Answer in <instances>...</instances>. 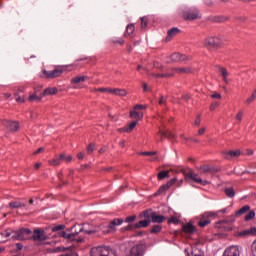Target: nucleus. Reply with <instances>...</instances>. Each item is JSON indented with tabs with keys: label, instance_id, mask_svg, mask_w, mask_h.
<instances>
[{
	"label": "nucleus",
	"instance_id": "37",
	"mask_svg": "<svg viewBox=\"0 0 256 256\" xmlns=\"http://www.w3.org/2000/svg\"><path fill=\"white\" fill-rule=\"evenodd\" d=\"M138 123H139V121L135 120V121H132L128 126H126L127 133H131V131H133V129H135V127H137Z\"/></svg>",
	"mask_w": 256,
	"mask_h": 256
},
{
	"label": "nucleus",
	"instance_id": "49",
	"mask_svg": "<svg viewBox=\"0 0 256 256\" xmlns=\"http://www.w3.org/2000/svg\"><path fill=\"white\" fill-rule=\"evenodd\" d=\"M157 151H148V152H141L140 155L148 156V157H153Z\"/></svg>",
	"mask_w": 256,
	"mask_h": 256
},
{
	"label": "nucleus",
	"instance_id": "39",
	"mask_svg": "<svg viewBox=\"0 0 256 256\" xmlns=\"http://www.w3.org/2000/svg\"><path fill=\"white\" fill-rule=\"evenodd\" d=\"M255 219V210H250L249 213L244 217V221H251Z\"/></svg>",
	"mask_w": 256,
	"mask_h": 256
},
{
	"label": "nucleus",
	"instance_id": "16",
	"mask_svg": "<svg viewBox=\"0 0 256 256\" xmlns=\"http://www.w3.org/2000/svg\"><path fill=\"white\" fill-rule=\"evenodd\" d=\"M151 225V220L149 218H145V220H141L138 223L134 224L135 229H141L142 227H149Z\"/></svg>",
	"mask_w": 256,
	"mask_h": 256
},
{
	"label": "nucleus",
	"instance_id": "45",
	"mask_svg": "<svg viewBox=\"0 0 256 256\" xmlns=\"http://www.w3.org/2000/svg\"><path fill=\"white\" fill-rule=\"evenodd\" d=\"M14 95L16 97L17 103H25V96L21 97L19 96V93H15Z\"/></svg>",
	"mask_w": 256,
	"mask_h": 256
},
{
	"label": "nucleus",
	"instance_id": "6",
	"mask_svg": "<svg viewBox=\"0 0 256 256\" xmlns=\"http://www.w3.org/2000/svg\"><path fill=\"white\" fill-rule=\"evenodd\" d=\"M181 173H183L186 179H190V181H194V183H199L200 185H203V186L209 183V181L199 178V176L193 173V171L191 170L189 172H186L185 170H181Z\"/></svg>",
	"mask_w": 256,
	"mask_h": 256
},
{
	"label": "nucleus",
	"instance_id": "62",
	"mask_svg": "<svg viewBox=\"0 0 256 256\" xmlns=\"http://www.w3.org/2000/svg\"><path fill=\"white\" fill-rule=\"evenodd\" d=\"M212 99H221V95L219 93H214L211 95Z\"/></svg>",
	"mask_w": 256,
	"mask_h": 256
},
{
	"label": "nucleus",
	"instance_id": "28",
	"mask_svg": "<svg viewBox=\"0 0 256 256\" xmlns=\"http://www.w3.org/2000/svg\"><path fill=\"white\" fill-rule=\"evenodd\" d=\"M159 133L162 137H166V139H175V134L171 133V131L169 130H166V131H163V130H159Z\"/></svg>",
	"mask_w": 256,
	"mask_h": 256
},
{
	"label": "nucleus",
	"instance_id": "33",
	"mask_svg": "<svg viewBox=\"0 0 256 256\" xmlns=\"http://www.w3.org/2000/svg\"><path fill=\"white\" fill-rule=\"evenodd\" d=\"M216 68L218 69V71L222 77H229V71H227V68H224L221 66H216Z\"/></svg>",
	"mask_w": 256,
	"mask_h": 256
},
{
	"label": "nucleus",
	"instance_id": "46",
	"mask_svg": "<svg viewBox=\"0 0 256 256\" xmlns=\"http://www.w3.org/2000/svg\"><path fill=\"white\" fill-rule=\"evenodd\" d=\"M116 95H118V97H126L127 90H125V89H118V92H117Z\"/></svg>",
	"mask_w": 256,
	"mask_h": 256
},
{
	"label": "nucleus",
	"instance_id": "35",
	"mask_svg": "<svg viewBox=\"0 0 256 256\" xmlns=\"http://www.w3.org/2000/svg\"><path fill=\"white\" fill-rule=\"evenodd\" d=\"M255 100H256V89L253 91L251 96L246 99L245 104L251 105V103H253V101H255Z\"/></svg>",
	"mask_w": 256,
	"mask_h": 256
},
{
	"label": "nucleus",
	"instance_id": "48",
	"mask_svg": "<svg viewBox=\"0 0 256 256\" xmlns=\"http://www.w3.org/2000/svg\"><path fill=\"white\" fill-rule=\"evenodd\" d=\"M70 249H71V247H63V246H60V247L55 248V251H56L57 253H59V252H61V251H63V252L69 251Z\"/></svg>",
	"mask_w": 256,
	"mask_h": 256
},
{
	"label": "nucleus",
	"instance_id": "63",
	"mask_svg": "<svg viewBox=\"0 0 256 256\" xmlns=\"http://www.w3.org/2000/svg\"><path fill=\"white\" fill-rule=\"evenodd\" d=\"M154 67L156 69H163V65L159 64V62H154Z\"/></svg>",
	"mask_w": 256,
	"mask_h": 256
},
{
	"label": "nucleus",
	"instance_id": "55",
	"mask_svg": "<svg viewBox=\"0 0 256 256\" xmlns=\"http://www.w3.org/2000/svg\"><path fill=\"white\" fill-rule=\"evenodd\" d=\"M217 107H219V102H213L210 105V111H215L217 109Z\"/></svg>",
	"mask_w": 256,
	"mask_h": 256
},
{
	"label": "nucleus",
	"instance_id": "51",
	"mask_svg": "<svg viewBox=\"0 0 256 256\" xmlns=\"http://www.w3.org/2000/svg\"><path fill=\"white\" fill-rule=\"evenodd\" d=\"M135 229V225L129 224L128 226L121 229V231H133Z\"/></svg>",
	"mask_w": 256,
	"mask_h": 256
},
{
	"label": "nucleus",
	"instance_id": "19",
	"mask_svg": "<svg viewBox=\"0 0 256 256\" xmlns=\"http://www.w3.org/2000/svg\"><path fill=\"white\" fill-rule=\"evenodd\" d=\"M124 222L125 220H123L122 218H116L109 223L108 228L115 229V227L123 225Z\"/></svg>",
	"mask_w": 256,
	"mask_h": 256
},
{
	"label": "nucleus",
	"instance_id": "27",
	"mask_svg": "<svg viewBox=\"0 0 256 256\" xmlns=\"http://www.w3.org/2000/svg\"><path fill=\"white\" fill-rule=\"evenodd\" d=\"M41 99H43V94H40V95L30 94L28 97V101L30 103H33V101H37L39 103V102H41Z\"/></svg>",
	"mask_w": 256,
	"mask_h": 256
},
{
	"label": "nucleus",
	"instance_id": "29",
	"mask_svg": "<svg viewBox=\"0 0 256 256\" xmlns=\"http://www.w3.org/2000/svg\"><path fill=\"white\" fill-rule=\"evenodd\" d=\"M251 206L245 205L242 208H240L238 211L235 212L236 217H239V215H245L247 211H250Z\"/></svg>",
	"mask_w": 256,
	"mask_h": 256
},
{
	"label": "nucleus",
	"instance_id": "32",
	"mask_svg": "<svg viewBox=\"0 0 256 256\" xmlns=\"http://www.w3.org/2000/svg\"><path fill=\"white\" fill-rule=\"evenodd\" d=\"M157 179L163 181V179H169V171H160L157 174Z\"/></svg>",
	"mask_w": 256,
	"mask_h": 256
},
{
	"label": "nucleus",
	"instance_id": "20",
	"mask_svg": "<svg viewBox=\"0 0 256 256\" xmlns=\"http://www.w3.org/2000/svg\"><path fill=\"white\" fill-rule=\"evenodd\" d=\"M89 79V76H76L71 79L72 85H77L79 83H85Z\"/></svg>",
	"mask_w": 256,
	"mask_h": 256
},
{
	"label": "nucleus",
	"instance_id": "56",
	"mask_svg": "<svg viewBox=\"0 0 256 256\" xmlns=\"http://www.w3.org/2000/svg\"><path fill=\"white\" fill-rule=\"evenodd\" d=\"M215 212H206L201 215V217H215Z\"/></svg>",
	"mask_w": 256,
	"mask_h": 256
},
{
	"label": "nucleus",
	"instance_id": "52",
	"mask_svg": "<svg viewBox=\"0 0 256 256\" xmlns=\"http://www.w3.org/2000/svg\"><path fill=\"white\" fill-rule=\"evenodd\" d=\"M81 233H85V235H93L95 233H97L96 230H85V228H83V231Z\"/></svg>",
	"mask_w": 256,
	"mask_h": 256
},
{
	"label": "nucleus",
	"instance_id": "41",
	"mask_svg": "<svg viewBox=\"0 0 256 256\" xmlns=\"http://www.w3.org/2000/svg\"><path fill=\"white\" fill-rule=\"evenodd\" d=\"M171 223L174 225H179V219L175 216H172L170 219H168V225H171Z\"/></svg>",
	"mask_w": 256,
	"mask_h": 256
},
{
	"label": "nucleus",
	"instance_id": "50",
	"mask_svg": "<svg viewBox=\"0 0 256 256\" xmlns=\"http://www.w3.org/2000/svg\"><path fill=\"white\" fill-rule=\"evenodd\" d=\"M222 221H225V223L227 224V225H233V223H235V218L234 217H231V218H227V219H225V220H222Z\"/></svg>",
	"mask_w": 256,
	"mask_h": 256
},
{
	"label": "nucleus",
	"instance_id": "58",
	"mask_svg": "<svg viewBox=\"0 0 256 256\" xmlns=\"http://www.w3.org/2000/svg\"><path fill=\"white\" fill-rule=\"evenodd\" d=\"M236 119L237 121H239V123H241L242 119H243V111H239L236 115Z\"/></svg>",
	"mask_w": 256,
	"mask_h": 256
},
{
	"label": "nucleus",
	"instance_id": "53",
	"mask_svg": "<svg viewBox=\"0 0 256 256\" xmlns=\"http://www.w3.org/2000/svg\"><path fill=\"white\" fill-rule=\"evenodd\" d=\"M194 125H196L197 127H199V125H201V114H198V116L196 117V119L194 121Z\"/></svg>",
	"mask_w": 256,
	"mask_h": 256
},
{
	"label": "nucleus",
	"instance_id": "14",
	"mask_svg": "<svg viewBox=\"0 0 256 256\" xmlns=\"http://www.w3.org/2000/svg\"><path fill=\"white\" fill-rule=\"evenodd\" d=\"M174 73H178V75H189V73H193V69L191 67H175L172 68Z\"/></svg>",
	"mask_w": 256,
	"mask_h": 256
},
{
	"label": "nucleus",
	"instance_id": "25",
	"mask_svg": "<svg viewBox=\"0 0 256 256\" xmlns=\"http://www.w3.org/2000/svg\"><path fill=\"white\" fill-rule=\"evenodd\" d=\"M27 204L21 203L19 201H12L9 203L10 209H21V207H26Z\"/></svg>",
	"mask_w": 256,
	"mask_h": 256
},
{
	"label": "nucleus",
	"instance_id": "13",
	"mask_svg": "<svg viewBox=\"0 0 256 256\" xmlns=\"http://www.w3.org/2000/svg\"><path fill=\"white\" fill-rule=\"evenodd\" d=\"M182 231L187 235H193L197 231V228L191 222H188L182 226Z\"/></svg>",
	"mask_w": 256,
	"mask_h": 256
},
{
	"label": "nucleus",
	"instance_id": "54",
	"mask_svg": "<svg viewBox=\"0 0 256 256\" xmlns=\"http://www.w3.org/2000/svg\"><path fill=\"white\" fill-rule=\"evenodd\" d=\"M251 252L253 256H256V240L251 245Z\"/></svg>",
	"mask_w": 256,
	"mask_h": 256
},
{
	"label": "nucleus",
	"instance_id": "60",
	"mask_svg": "<svg viewBox=\"0 0 256 256\" xmlns=\"http://www.w3.org/2000/svg\"><path fill=\"white\" fill-rule=\"evenodd\" d=\"M159 105H167V99H165L163 96L160 97L158 101Z\"/></svg>",
	"mask_w": 256,
	"mask_h": 256
},
{
	"label": "nucleus",
	"instance_id": "2",
	"mask_svg": "<svg viewBox=\"0 0 256 256\" xmlns=\"http://www.w3.org/2000/svg\"><path fill=\"white\" fill-rule=\"evenodd\" d=\"M79 230L71 232V230L61 231L59 233L60 237H63V239H66L68 242L76 241V243H83L85 241V238L81 233H83V226L79 225ZM80 235V236H79Z\"/></svg>",
	"mask_w": 256,
	"mask_h": 256
},
{
	"label": "nucleus",
	"instance_id": "10",
	"mask_svg": "<svg viewBox=\"0 0 256 256\" xmlns=\"http://www.w3.org/2000/svg\"><path fill=\"white\" fill-rule=\"evenodd\" d=\"M2 125L7 127L10 131H19V122L13 120H2Z\"/></svg>",
	"mask_w": 256,
	"mask_h": 256
},
{
	"label": "nucleus",
	"instance_id": "7",
	"mask_svg": "<svg viewBox=\"0 0 256 256\" xmlns=\"http://www.w3.org/2000/svg\"><path fill=\"white\" fill-rule=\"evenodd\" d=\"M182 17L185 21H195L199 17V11L197 8H189L183 11Z\"/></svg>",
	"mask_w": 256,
	"mask_h": 256
},
{
	"label": "nucleus",
	"instance_id": "64",
	"mask_svg": "<svg viewBox=\"0 0 256 256\" xmlns=\"http://www.w3.org/2000/svg\"><path fill=\"white\" fill-rule=\"evenodd\" d=\"M64 256H77V253L71 251V252L64 254Z\"/></svg>",
	"mask_w": 256,
	"mask_h": 256
},
{
	"label": "nucleus",
	"instance_id": "1",
	"mask_svg": "<svg viewBox=\"0 0 256 256\" xmlns=\"http://www.w3.org/2000/svg\"><path fill=\"white\" fill-rule=\"evenodd\" d=\"M31 235V229L20 228L19 230L6 229L0 233V243H7V241H25L29 239Z\"/></svg>",
	"mask_w": 256,
	"mask_h": 256
},
{
	"label": "nucleus",
	"instance_id": "17",
	"mask_svg": "<svg viewBox=\"0 0 256 256\" xmlns=\"http://www.w3.org/2000/svg\"><path fill=\"white\" fill-rule=\"evenodd\" d=\"M65 159V153L60 154L59 156H56L53 160H50L49 163L53 167H57L58 165H61V161Z\"/></svg>",
	"mask_w": 256,
	"mask_h": 256
},
{
	"label": "nucleus",
	"instance_id": "44",
	"mask_svg": "<svg viewBox=\"0 0 256 256\" xmlns=\"http://www.w3.org/2000/svg\"><path fill=\"white\" fill-rule=\"evenodd\" d=\"M63 229H65V225H63V224L52 227V231L54 233L57 232V231H63Z\"/></svg>",
	"mask_w": 256,
	"mask_h": 256
},
{
	"label": "nucleus",
	"instance_id": "34",
	"mask_svg": "<svg viewBox=\"0 0 256 256\" xmlns=\"http://www.w3.org/2000/svg\"><path fill=\"white\" fill-rule=\"evenodd\" d=\"M147 25H149V18H147V16H144L141 18V29L145 31V29H147Z\"/></svg>",
	"mask_w": 256,
	"mask_h": 256
},
{
	"label": "nucleus",
	"instance_id": "12",
	"mask_svg": "<svg viewBox=\"0 0 256 256\" xmlns=\"http://www.w3.org/2000/svg\"><path fill=\"white\" fill-rule=\"evenodd\" d=\"M214 227L216 229H221L222 231H225L226 233L229 232V231H233V227L230 226V224H227L223 220H221L219 222H216Z\"/></svg>",
	"mask_w": 256,
	"mask_h": 256
},
{
	"label": "nucleus",
	"instance_id": "21",
	"mask_svg": "<svg viewBox=\"0 0 256 256\" xmlns=\"http://www.w3.org/2000/svg\"><path fill=\"white\" fill-rule=\"evenodd\" d=\"M224 256H239V248L232 246L226 250Z\"/></svg>",
	"mask_w": 256,
	"mask_h": 256
},
{
	"label": "nucleus",
	"instance_id": "59",
	"mask_svg": "<svg viewBox=\"0 0 256 256\" xmlns=\"http://www.w3.org/2000/svg\"><path fill=\"white\" fill-rule=\"evenodd\" d=\"M173 73H162L161 78L169 79V77H173Z\"/></svg>",
	"mask_w": 256,
	"mask_h": 256
},
{
	"label": "nucleus",
	"instance_id": "11",
	"mask_svg": "<svg viewBox=\"0 0 256 256\" xmlns=\"http://www.w3.org/2000/svg\"><path fill=\"white\" fill-rule=\"evenodd\" d=\"M177 181L176 178L171 179L166 184L162 185L157 192L154 195H161L162 193H165L168 189H171L173 185H175V182Z\"/></svg>",
	"mask_w": 256,
	"mask_h": 256
},
{
	"label": "nucleus",
	"instance_id": "57",
	"mask_svg": "<svg viewBox=\"0 0 256 256\" xmlns=\"http://www.w3.org/2000/svg\"><path fill=\"white\" fill-rule=\"evenodd\" d=\"M86 151H87L88 155H91V153H93V151H94L93 144H89L86 148Z\"/></svg>",
	"mask_w": 256,
	"mask_h": 256
},
{
	"label": "nucleus",
	"instance_id": "43",
	"mask_svg": "<svg viewBox=\"0 0 256 256\" xmlns=\"http://www.w3.org/2000/svg\"><path fill=\"white\" fill-rule=\"evenodd\" d=\"M200 170L202 171V173H211V171H213V169H211V167L209 166H201Z\"/></svg>",
	"mask_w": 256,
	"mask_h": 256
},
{
	"label": "nucleus",
	"instance_id": "4",
	"mask_svg": "<svg viewBox=\"0 0 256 256\" xmlns=\"http://www.w3.org/2000/svg\"><path fill=\"white\" fill-rule=\"evenodd\" d=\"M206 49H221L223 47V40L219 36H208L204 40Z\"/></svg>",
	"mask_w": 256,
	"mask_h": 256
},
{
	"label": "nucleus",
	"instance_id": "8",
	"mask_svg": "<svg viewBox=\"0 0 256 256\" xmlns=\"http://www.w3.org/2000/svg\"><path fill=\"white\" fill-rule=\"evenodd\" d=\"M90 256H111L109 247L98 246L90 250Z\"/></svg>",
	"mask_w": 256,
	"mask_h": 256
},
{
	"label": "nucleus",
	"instance_id": "18",
	"mask_svg": "<svg viewBox=\"0 0 256 256\" xmlns=\"http://www.w3.org/2000/svg\"><path fill=\"white\" fill-rule=\"evenodd\" d=\"M210 21L212 23H225V21H229L228 16H212L210 17Z\"/></svg>",
	"mask_w": 256,
	"mask_h": 256
},
{
	"label": "nucleus",
	"instance_id": "26",
	"mask_svg": "<svg viewBox=\"0 0 256 256\" xmlns=\"http://www.w3.org/2000/svg\"><path fill=\"white\" fill-rule=\"evenodd\" d=\"M130 117L131 119H143V112L134 109L130 111Z\"/></svg>",
	"mask_w": 256,
	"mask_h": 256
},
{
	"label": "nucleus",
	"instance_id": "38",
	"mask_svg": "<svg viewBox=\"0 0 256 256\" xmlns=\"http://www.w3.org/2000/svg\"><path fill=\"white\" fill-rule=\"evenodd\" d=\"M170 59H172V61H174V63H179V61H181V53H173L171 56H170Z\"/></svg>",
	"mask_w": 256,
	"mask_h": 256
},
{
	"label": "nucleus",
	"instance_id": "30",
	"mask_svg": "<svg viewBox=\"0 0 256 256\" xmlns=\"http://www.w3.org/2000/svg\"><path fill=\"white\" fill-rule=\"evenodd\" d=\"M161 231H163V226L161 224L153 225L152 228L150 229V233H152L153 235L161 233Z\"/></svg>",
	"mask_w": 256,
	"mask_h": 256
},
{
	"label": "nucleus",
	"instance_id": "3",
	"mask_svg": "<svg viewBox=\"0 0 256 256\" xmlns=\"http://www.w3.org/2000/svg\"><path fill=\"white\" fill-rule=\"evenodd\" d=\"M139 217H143L144 219H149L150 223H165L167 218L163 215H158L157 212L153 211V209H147L145 211H142L139 214Z\"/></svg>",
	"mask_w": 256,
	"mask_h": 256
},
{
	"label": "nucleus",
	"instance_id": "40",
	"mask_svg": "<svg viewBox=\"0 0 256 256\" xmlns=\"http://www.w3.org/2000/svg\"><path fill=\"white\" fill-rule=\"evenodd\" d=\"M209 223H211V220H209V219H206V220H200L199 222H198V226L199 227H207V225H209Z\"/></svg>",
	"mask_w": 256,
	"mask_h": 256
},
{
	"label": "nucleus",
	"instance_id": "23",
	"mask_svg": "<svg viewBox=\"0 0 256 256\" xmlns=\"http://www.w3.org/2000/svg\"><path fill=\"white\" fill-rule=\"evenodd\" d=\"M241 155V151L236 150V151H228L224 153V158L225 159H233V157H239Z\"/></svg>",
	"mask_w": 256,
	"mask_h": 256
},
{
	"label": "nucleus",
	"instance_id": "36",
	"mask_svg": "<svg viewBox=\"0 0 256 256\" xmlns=\"http://www.w3.org/2000/svg\"><path fill=\"white\" fill-rule=\"evenodd\" d=\"M126 33L129 37H131V35H133V33H135V25L134 24H129L126 27Z\"/></svg>",
	"mask_w": 256,
	"mask_h": 256
},
{
	"label": "nucleus",
	"instance_id": "22",
	"mask_svg": "<svg viewBox=\"0 0 256 256\" xmlns=\"http://www.w3.org/2000/svg\"><path fill=\"white\" fill-rule=\"evenodd\" d=\"M248 235H256V227L239 232V237H247Z\"/></svg>",
	"mask_w": 256,
	"mask_h": 256
},
{
	"label": "nucleus",
	"instance_id": "5",
	"mask_svg": "<svg viewBox=\"0 0 256 256\" xmlns=\"http://www.w3.org/2000/svg\"><path fill=\"white\" fill-rule=\"evenodd\" d=\"M29 239H32L33 241H47V235L45 234V230L36 229L34 232L31 231L28 238H26L24 241H29Z\"/></svg>",
	"mask_w": 256,
	"mask_h": 256
},
{
	"label": "nucleus",
	"instance_id": "42",
	"mask_svg": "<svg viewBox=\"0 0 256 256\" xmlns=\"http://www.w3.org/2000/svg\"><path fill=\"white\" fill-rule=\"evenodd\" d=\"M136 219H137V215H132V216L126 217L124 221L125 223H133V221H135Z\"/></svg>",
	"mask_w": 256,
	"mask_h": 256
},
{
	"label": "nucleus",
	"instance_id": "47",
	"mask_svg": "<svg viewBox=\"0 0 256 256\" xmlns=\"http://www.w3.org/2000/svg\"><path fill=\"white\" fill-rule=\"evenodd\" d=\"M145 109H147L146 105L137 104L134 106L135 111H141V110H145Z\"/></svg>",
	"mask_w": 256,
	"mask_h": 256
},
{
	"label": "nucleus",
	"instance_id": "31",
	"mask_svg": "<svg viewBox=\"0 0 256 256\" xmlns=\"http://www.w3.org/2000/svg\"><path fill=\"white\" fill-rule=\"evenodd\" d=\"M224 193L226 197H229L230 199H233V197H235V189H233V187L225 188Z\"/></svg>",
	"mask_w": 256,
	"mask_h": 256
},
{
	"label": "nucleus",
	"instance_id": "24",
	"mask_svg": "<svg viewBox=\"0 0 256 256\" xmlns=\"http://www.w3.org/2000/svg\"><path fill=\"white\" fill-rule=\"evenodd\" d=\"M58 91L57 88H46L42 93V97H47V95H57Z\"/></svg>",
	"mask_w": 256,
	"mask_h": 256
},
{
	"label": "nucleus",
	"instance_id": "9",
	"mask_svg": "<svg viewBox=\"0 0 256 256\" xmlns=\"http://www.w3.org/2000/svg\"><path fill=\"white\" fill-rule=\"evenodd\" d=\"M43 74L46 76V79H55V78L61 77V75H63V70L61 67H57L51 71L44 70Z\"/></svg>",
	"mask_w": 256,
	"mask_h": 256
},
{
	"label": "nucleus",
	"instance_id": "15",
	"mask_svg": "<svg viewBox=\"0 0 256 256\" xmlns=\"http://www.w3.org/2000/svg\"><path fill=\"white\" fill-rule=\"evenodd\" d=\"M179 33H181V30H179V28L174 27V28L168 30L166 42L169 43V41H171L173 39V37L179 35Z\"/></svg>",
	"mask_w": 256,
	"mask_h": 256
},
{
	"label": "nucleus",
	"instance_id": "61",
	"mask_svg": "<svg viewBox=\"0 0 256 256\" xmlns=\"http://www.w3.org/2000/svg\"><path fill=\"white\" fill-rule=\"evenodd\" d=\"M180 61H189V56L180 54Z\"/></svg>",
	"mask_w": 256,
	"mask_h": 256
}]
</instances>
